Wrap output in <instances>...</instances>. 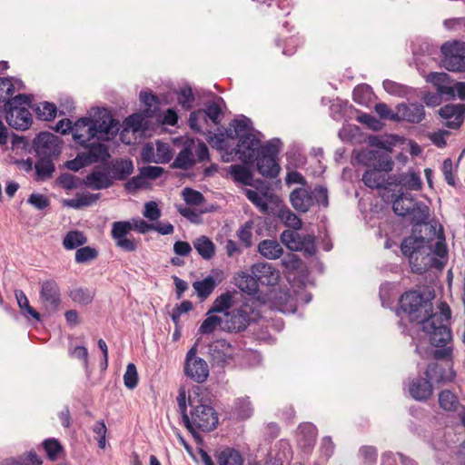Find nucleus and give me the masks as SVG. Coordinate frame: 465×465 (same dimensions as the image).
<instances>
[{
    "mask_svg": "<svg viewBox=\"0 0 465 465\" xmlns=\"http://www.w3.org/2000/svg\"><path fill=\"white\" fill-rule=\"evenodd\" d=\"M425 115L424 105L419 102L401 103L396 106L398 122L420 124L425 119Z\"/></svg>",
    "mask_w": 465,
    "mask_h": 465,
    "instance_id": "obj_16",
    "label": "nucleus"
},
{
    "mask_svg": "<svg viewBox=\"0 0 465 465\" xmlns=\"http://www.w3.org/2000/svg\"><path fill=\"white\" fill-rule=\"evenodd\" d=\"M399 303L411 321L422 324V330L433 346H441L452 338L450 329L451 313L446 302H440V312L433 313L432 302L421 293L411 291L401 296Z\"/></svg>",
    "mask_w": 465,
    "mask_h": 465,
    "instance_id": "obj_1",
    "label": "nucleus"
},
{
    "mask_svg": "<svg viewBox=\"0 0 465 465\" xmlns=\"http://www.w3.org/2000/svg\"><path fill=\"white\" fill-rule=\"evenodd\" d=\"M183 196L186 203L190 205H200L204 201V197L200 192L188 187L183 190Z\"/></svg>",
    "mask_w": 465,
    "mask_h": 465,
    "instance_id": "obj_57",
    "label": "nucleus"
},
{
    "mask_svg": "<svg viewBox=\"0 0 465 465\" xmlns=\"http://www.w3.org/2000/svg\"><path fill=\"white\" fill-rule=\"evenodd\" d=\"M15 299L17 301L18 306L22 311L24 315L29 314L35 320L40 321V313L37 312L30 304L29 301L25 294V292L21 290H16L15 292Z\"/></svg>",
    "mask_w": 465,
    "mask_h": 465,
    "instance_id": "obj_41",
    "label": "nucleus"
},
{
    "mask_svg": "<svg viewBox=\"0 0 465 465\" xmlns=\"http://www.w3.org/2000/svg\"><path fill=\"white\" fill-rule=\"evenodd\" d=\"M132 230L133 226L129 221L114 222L112 224L111 235L112 238L116 242L123 238H126Z\"/></svg>",
    "mask_w": 465,
    "mask_h": 465,
    "instance_id": "obj_46",
    "label": "nucleus"
},
{
    "mask_svg": "<svg viewBox=\"0 0 465 465\" xmlns=\"http://www.w3.org/2000/svg\"><path fill=\"white\" fill-rule=\"evenodd\" d=\"M143 117L140 114H133L129 115L124 122V131L132 130L133 132H138L143 125Z\"/></svg>",
    "mask_w": 465,
    "mask_h": 465,
    "instance_id": "obj_55",
    "label": "nucleus"
},
{
    "mask_svg": "<svg viewBox=\"0 0 465 465\" xmlns=\"http://www.w3.org/2000/svg\"><path fill=\"white\" fill-rule=\"evenodd\" d=\"M216 286V282L213 276H207L203 281L194 282L193 289L196 291L198 297L206 299L211 295Z\"/></svg>",
    "mask_w": 465,
    "mask_h": 465,
    "instance_id": "obj_40",
    "label": "nucleus"
},
{
    "mask_svg": "<svg viewBox=\"0 0 465 465\" xmlns=\"http://www.w3.org/2000/svg\"><path fill=\"white\" fill-rule=\"evenodd\" d=\"M87 242V237L81 231L68 232L63 240V245L66 250H74L84 245Z\"/></svg>",
    "mask_w": 465,
    "mask_h": 465,
    "instance_id": "obj_37",
    "label": "nucleus"
},
{
    "mask_svg": "<svg viewBox=\"0 0 465 465\" xmlns=\"http://www.w3.org/2000/svg\"><path fill=\"white\" fill-rule=\"evenodd\" d=\"M194 102V95L192 88L189 86L183 87L178 94V103L185 110H189L193 107Z\"/></svg>",
    "mask_w": 465,
    "mask_h": 465,
    "instance_id": "obj_53",
    "label": "nucleus"
},
{
    "mask_svg": "<svg viewBox=\"0 0 465 465\" xmlns=\"http://www.w3.org/2000/svg\"><path fill=\"white\" fill-rule=\"evenodd\" d=\"M271 299L273 307L280 312H285L292 308V297L288 291L282 289L272 290L271 292Z\"/></svg>",
    "mask_w": 465,
    "mask_h": 465,
    "instance_id": "obj_31",
    "label": "nucleus"
},
{
    "mask_svg": "<svg viewBox=\"0 0 465 465\" xmlns=\"http://www.w3.org/2000/svg\"><path fill=\"white\" fill-rule=\"evenodd\" d=\"M232 129H230L228 133V136L232 139L239 138L244 136H252V122L247 117H242V119L233 120L231 124Z\"/></svg>",
    "mask_w": 465,
    "mask_h": 465,
    "instance_id": "obj_28",
    "label": "nucleus"
},
{
    "mask_svg": "<svg viewBox=\"0 0 465 465\" xmlns=\"http://www.w3.org/2000/svg\"><path fill=\"white\" fill-rule=\"evenodd\" d=\"M424 374L430 381H433L438 383L450 381L454 378L452 372L448 375L445 369L436 362L430 363Z\"/></svg>",
    "mask_w": 465,
    "mask_h": 465,
    "instance_id": "obj_33",
    "label": "nucleus"
},
{
    "mask_svg": "<svg viewBox=\"0 0 465 465\" xmlns=\"http://www.w3.org/2000/svg\"><path fill=\"white\" fill-rule=\"evenodd\" d=\"M280 144L281 141L279 139L267 142L262 145L258 156L255 158L257 171L263 177L275 178L279 174L281 168L277 163V155Z\"/></svg>",
    "mask_w": 465,
    "mask_h": 465,
    "instance_id": "obj_8",
    "label": "nucleus"
},
{
    "mask_svg": "<svg viewBox=\"0 0 465 465\" xmlns=\"http://www.w3.org/2000/svg\"><path fill=\"white\" fill-rule=\"evenodd\" d=\"M290 201L292 207L300 213H307L314 204L327 208L329 206L328 190L321 185L313 190L304 187L296 188L291 193Z\"/></svg>",
    "mask_w": 465,
    "mask_h": 465,
    "instance_id": "obj_6",
    "label": "nucleus"
},
{
    "mask_svg": "<svg viewBox=\"0 0 465 465\" xmlns=\"http://www.w3.org/2000/svg\"><path fill=\"white\" fill-rule=\"evenodd\" d=\"M32 148L37 157L56 159L62 152V142L52 133L41 132L34 138Z\"/></svg>",
    "mask_w": 465,
    "mask_h": 465,
    "instance_id": "obj_11",
    "label": "nucleus"
},
{
    "mask_svg": "<svg viewBox=\"0 0 465 465\" xmlns=\"http://www.w3.org/2000/svg\"><path fill=\"white\" fill-rule=\"evenodd\" d=\"M317 436V429L312 423H303L298 429V444L306 452L313 448Z\"/></svg>",
    "mask_w": 465,
    "mask_h": 465,
    "instance_id": "obj_25",
    "label": "nucleus"
},
{
    "mask_svg": "<svg viewBox=\"0 0 465 465\" xmlns=\"http://www.w3.org/2000/svg\"><path fill=\"white\" fill-rule=\"evenodd\" d=\"M79 179L71 173H62L58 177L59 184L67 190L74 189L78 186Z\"/></svg>",
    "mask_w": 465,
    "mask_h": 465,
    "instance_id": "obj_64",
    "label": "nucleus"
},
{
    "mask_svg": "<svg viewBox=\"0 0 465 465\" xmlns=\"http://www.w3.org/2000/svg\"><path fill=\"white\" fill-rule=\"evenodd\" d=\"M205 114L203 110L192 112L189 117V125L191 129L196 132H203V124L206 123Z\"/></svg>",
    "mask_w": 465,
    "mask_h": 465,
    "instance_id": "obj_56",
    "label": "nucleus"
},
{
    "mask_svg": "<svg viewBox=\"0 0 465 465\" xmlns=\"http://www.w3.org/2000/svg\"><path fill=\"white\" fill-rule=\"evenodd\" d=\"M193 247L204 260H210L213 257L215 246L213 242L206 236H200L193 241Z\"/></svg>",
    "mask_w": 465,
    "mask_h": 465,
    "instance_id": "obj_35",
    "label": "nucleus"
},
{
    "mask_svg": "<svg viewBox=\"0 0 465 465\" xmlns=\"http://www.w3.org/2000/svg\"><path fill=\"white\" fill-rule=\"evenodd\" d=\"M433 392L431 382L427 378L416 377L409 383V393L416 401H424Z\"/></svg>",
    "mask_w": 465,
    "mask_h": 465,
    "instance_id": "obj_22",
    "label": "nucleus"
},
{
    "mask_svg": "<svg viewBox=\"0 0 465 465\" xmlns=\"http://www.w3.org/2000/svg\"><path fill=\"white\" fill-rule=\"evenodd\" d=\"M85 151L84 154L89 164L95 163H106L111 157L108 147L101 143H93L84 144Z\"/></svg>",
    "mask_w": 465,
    "mask_h": 465,
    "instance_id": "obj_24",
    "label": "nucleus"
},
{
    "mask_svg": "<svg viewBox=\"0 0 465 465\" xmlns=\"http://www.w3.org/2000/svg\"><path fill=\"white\" fill-rule=\"evenodd\" d=\"M98 256V251L91 246H81L75 252V262L83 264L95 260Z\"/></svg>",
    "mask_w": 465,
    "mask_h": 465,
    "instance_id": "obj_48",
    "label": "nucleus"
},
{
    "mask_svg": "<svg viewBox=\"0 0 465 465\" xmlns=\"http://www.w3.org/2000/svg\"><path fill=\"white\" fill-rule=\"evenodd\" d=\"M426 81L430 83L438 93L445 94L448 99L454 97V88L450 85L451 78L447 73L432 72L426 76Z\"/></svg>",
    "mask_w": 465,
    "mask_h": 465,
    "instance_id": "obj_21",
    "label": "nucleus"
},
{
    "mask_svg": "<svg viewBox=\"0 0 465 465\" xmlns=\"http://www.w3.org/2000/svg\"><path fill=\"white\" fill-rule=\"evenodd\" d=\"M143 214L149 221L154 222L161 217L162 212L159 209L157 203L155 202L151 201L147 202L144 204V210Z\"/></svg>",
    "mask_w": 465,
    "mask_h": 465,
    "instance_id": "obj_61",
    "label": "nucleus"
},
{
    "mask_svg": "<svg viewBox=\"0 0 465 465\" xmlns=\"http://www.w3.org/2000/svg\"><path fill=\"white\" fill-rule=\"evenodd\" d=\"M262 145L256 135L244 136L239 139L237 146L234 148L235 154L239 155V159L244 163H252Z\"/></svg>",
    "mask_w": 465,
    "mask_h": 465,
    "instance_id": "obj_17",
    "label": "nucleus"
},
{
    "mask_svg": "<svg viewBox=\"0 0 465 465\" xmlns=\"http://www.w3.org/2000/svg\"><path fill=\"white\" fill-rule=\"evenodd\" d=\"M223 319L216 315H209L201 324L199 331L202 334L212 333L216 328L223 330Z\"/></svg>",
    "mask_w": 465,
    "mask_h": 465,
    "instance_id": "obj_49",
    "label": "nucleus"
},
{
    "mask_svg": "<svg viewBox=\"0 0 465 465\" xmlns=\"http://www.w3.org/2000/svg\"><path fill=\"white\" fill-rule=\"evenodd\" d=\"M427 241L423 237H406L401 244V250L404 256L409 258L412 272L422 273L426 271L431 258Z\"/></svg>",
    "mask_w": 465,
    "mask_h": 465,
    "instance_id": "obj_5",
    "label": "nucleus"
},
{
    "mask_svg": "<svg viewBox=\"0 0 465 465\" xmlns=\"http://www.w3.org/2000/svg\"><path fill=\"white\" fill-rule=\"evenodd\" d=\"M232 295L229 292H224V293L221 294L220 296H218L214 300L213 306L208 311L207 314L209 315L213 312H223L230 309L232 306Z\"/></svg>",
    "mask_w": 465,
    "mask_h": 465,
    "instance_id": "obj_44",
    "label": "nucleus"
},
{
    "mask_svg": "<svg viewBox=\"0 0 465 465\" xmlns=\"http://www.w3.org/2000/svg\"><path fill=\"white\" fill-rule=\"evenodd\" d=\"M205 114V119H210L214 124L220 123V117L222 116V109L217 103H212L203 110Z\"/></svg>",
    "mask_w": 465,
    "mask_h": 465,
    "instance_id": "obj_60",
    "label": "nucleus"
},
{
    "mask_svg": "<svg viewBox=\"0 0 465 465\" xmlns=\"http://www.w3.org/2000/svg\"><path fill=\"white\" fill-rule=\"evenodd\" d=\"M441 65L454 73L465 72V43L460 41L446 42L440 47Z\"/></svg>",
    "mask_w": 465,
    "mask_h": 465,
    "instance_id": "obj_9",
    "label": "nucleus"
},
{
    "mask_svg": "<svg viewBox=\"0 0 465 465\" xmlns=\"http://www.w3.org/2000/svg\"><path fill=\"white\" fill-rule=\"evenodd\" d=\"M302 261L296 254L288 253L281 261L282 266L288 272H294L299 270Z\"/></svg>",
    "mask_w": 465,
    "mask_h": 465,
    "instance_id": "obj_54",
    "label": "nucleus"
},
{
    "mask_svg": "<svg viewBox=\"0 0 465 465\" xmlns=\"http://www.w3.org/2000/svg\"><path fill=\"white\" fill-rule=\"evenodd\" d=\"M190 413L184 415L183 423L195 439L198 431H211L218 424V414L214 409L195 397L189 395Z\"/></svg>",
    "mask_w": 465,
    "mask_h": 465,
    "instance_id": "obj_4",
    "label": "nucleus"
},
{
    "mask_svg": "<svg viewBox=\"0 0 465 465\" xmlns=\"http://www.w3.org/2000/svg\"><path fill=\"white\" fill-rule=\"evenodd\" d=\"M124 383L129 390H134L138 384V372L134 363H129L124 375Z\"/></svg>",
    "mask_w": 465,
    "mask_h": 465,
    "instance_id": "obj_52",
    "label": "nucleus"
},
{
    "mask_svg": "<svg viewBox=\"0 0 465 465\" xmlns=\"http://www.w3.org/2000/svg\"><path fill=\"white\" fill-rule=\"evenodd\" d=\"M251 272L257 278L259 283L274 286L278 283L279 272L268 262H257L251 267Z\"/></svg>",
    "mask_w": 465,
    "mask_h": 465,
    "instance_id": "obj_19",
    "label": "nucleus"
},
{
    "mask_svg": "<svg viewBox=\"0 0 465 465\" xmlns=\"http://www.w3.org/2000/svg\"><path fill=\"white\" fill-rule=\"evenodd\" d=\"M85 185L93 190L107 189L113 185L112 177L104 171H93L84 181Z\"/></svg>",
    "mask_w": 465,
    "mask_h": 465,
    "instance_id": "obj_26",
    "label": "nucleus"
},
{
    "mask_svg": "<svg viewBox=\"0 0 465 465\" xmlns=\"http://www.w3.org/2000/svg\"><path fill=\"white\" fill-rule=\"evenodd\" d=\"M219 465H242L243 459L241 453L233 449L226 448L216 455Z\"/></svg>",
    "mask_w": 465,
    "mask_h": 465,
    "instance_id": "obj_34",
    "label": "nucleus"
},
{
    "mask_svg": "<svg viewBox=\"0 0 465 465\" xmlns=\"http://www.w3.org/2000/svg\"><path fill=\"white\" fill-rule=\"evenodd\" d=\"M228 172L235 182L241 183L244 185H252V173L245 166L241 164H232L229 166Z\"/></svg>",
    "mask_w": 465,
    "mask_h": 465,
    "instance_id": "obj_36",
    "label": "nucleus"
},
{
    "mask_svg": "<svg viewBox=\"0 0 465 465\" xmlns=\"http://www.w3.org/2000/svg\"><path fill=\"white\" fill-rule=\"evenodd\" d=\"M359 163L373 166V170H367L362 175L364 184L371 189H380L384 187L385 176L381 172H391L393 167V162L390 155L383 151L361 150L358 155Z\"/></svg>",
    "mask_w": 465,
    "mask_h": 465,
    "instance_id": "obj_3",
    "label": "nucleus"
},
{
    "mask_svg": "<svg viewBox=\"0 0 465 465\" xmlns=\"http://www.w3.org/2000/svg\"><path fill=\"white\" fill-rule=\"evenodd\" d=\"M53 158L38 157L35 164V180L46 181L53 176L55 167Z\"/></svg>",
    "mask_w": 465,
    "mask_h": 465,
    "instance_id": "obj_29",
    "label": "nucleus"
},
{
    "mask_svg": "<svg viewBox=\"0 0 465 465\" xmlns=\"http://www.w3.org/2000/svg\"><path fill=\"white\" fill-rule=\"evenodd\" d=\"M185 375L197 383L204 382L209 376L207 362L196 356V349L193 347L186 354L184 362Z\"/></svg>",
    "mask_w": 465,
    "mask_h": 465,
    "instance_id": "obj_13",
    "label": "nucleus"
},
{
    "mask_svg": "<svg viewBox=\"0 0 465 465\" xmlns=\"http://www.w3.org/2000/svg\"><path fill=\"white\" fill-rule=\"evenodd\" d=\"M40 302L48 314H54L61 305V291L58 283L53 280L41 282Z\"/></svg>",
    "mask_w": 465,
    "mask_h": 465,
    "instance_id": "obj_14",
    "label": "nucleus"
},
{
    "mask_svg": "<svg viewBox=\"0 0 465 465\" xmlns=\"http://www.w3.org/2000/svg\"><path fill=\"white\" fill-rule=\"evenodd\" d=\"M439 405L445 411H456L460 406V401L452 391L443 390L439 394Z\"/></svg>",
    "mask_w": 465,
    "mask_h": 465,
    "instance_id": "obj_38",
    "label": "nucleus"
},
{
    "mask_svg": "<svg viewBox=\"0 0 465 465\" xmlns=\"http://www.w3.org/2000/svg\"><path fill=\"white\" fill-rule=\"evenodd\" d=\"M251 320V308L244 304L225 313L223 331L239 332L247 328Z\"/></svg>",
    "mask_w": 465,
    "mask_h": 465,
    "instance_id": "obj_15",
    "label": "nucleus"
},
{
    "mask_svg": "<svg viewBox=\"0 0 465 465\" xmlns=\"http://www.w3.org/2000/svg\"><path fill=\"white\" fill-rule=\"evenodd\" d=\"M244 194L262 213L268 214L270 213L268 200L272 197V194L268 193H260L252 189H244Z\"/></svg>",
    "mask_w": 465,
    "mask_h": 465,
    "instance_id": "obj_30",
    "label": "nucleus"
},
{
    "mask_svg": "<svg viewBox=\"0 0 465 465\" xmlns=\"http://www.w3.org/2000/svg\"><path fill=\"white\" fill-rule=\"evenodd\" d=\"M100 198L99 193H85L76 198L66 201V205L74 209H80L84 206H90Z\"/></svg>",
    "mask_w": 465,
    "mask_h": 465,
    "instance_id": "obj_43",
    "label": "nucleus"
},
{
    "mask_svg": "<svg viewBox=\"0 0 465 465\" xmlns=\"http://www.w3.org/2000/svg\"><path fill=\"white\" fill-rule=\"evenodd\" d=\"M194 140L187 139L171 164L172 168L189 170L195 164L193 157Z\"/></svg>",
    "mask_w": 465,
    "mask_h": 465,
    "instance_id": "obj_23",
    "label": "nucleus"
},
{
    "mask_svg": "<svg viewBox=\"0 0 465 465\" xmlns=\"http://www.w3.org/2000/svg\"><path fill=\"white\" fill-rule=\"evenodd\" d=\"M375 112L382 119H388L394 122H398V117L396 116V111L392 112L389 106L384 103H379L375 104Z\"/></svg>",
    "mask_w": 465,
    "mask_h": 465,
    "instance_id": "obj_63",
    "label": "nucleus"
},
{
    "mask_svg": "<svg viewBox=\"0 0 465 465\" xmlns=\"http://www.w3.org/2000/svg\"><path fill=\"white\" fill-rule=\"evenodd\" d=\"M35 112L41 120L51 121L56 116V106L48 102H43L36 105Z\"/></svg>",
    "mask_w": 465,
    "mask_h": 465,
    "instance_id": "obj_45",
    "label": "nucleus"
},
{
    "mask_svg": "<svg viewBox=\"0 0 465 465\" xmlns=\"http://www.w3.org/2000/svg\"><path fill=\"white\" fill-rule=\"evenodd\" d=\"M258 252L268 260H276L283 254V248L277 241L266 239L259 242Z\"/></svg>",
    "mask_w": 465,
    "mask_h": 465,
    "instance_id": "obj_27",
    "label": "nucleus"
},
{
    "mask_svg": "<svg viewBox=\"0 0 465 465\" xmlns=\"http://www.w3.org/2000/svg\"><path fill=\"white\" fill-rule=\"evenodd\" d=\"M236 411L242 419H247L252 414V407L249 398H241L236 401Z\"/></svg>",
    "mask_w": 465,
    "mask_h": 465,
    "instance_id": "obj_59",
    "label": "nucleus"
},
{
    "mask_svg": "<svg viewBox=\"0 0 465 465\" xmlns=\"http://www.w3.org/2000/svg\"><path fill=\"white\" fill-rule=\"evenodd\" d=\"M6 122L16 130H26L32 124V114L27 108L25 107H7Z\"/></svg>",
    "mask_w": 465,
    "mask_h": 465,
    "instance_id": "obj_20",
    "label": "nucleus"
},
{
    "mask_svg": "<svg viewBox=\"0 0 465 465\" xmlns=\"http://www.w3.org/2000/svg\"><path fill=\"white\" fill-rule=\"evenodd\" d=\"M119 131L118 122L114 120L106 109L98 111L94 119L81 118L74 124L73 138L81 145H84L94 137L115 135Z\"/></svg>",
    "mask_w": 465,
    "mask_h": 465,
    "instance_id": "obj_2",
    "label": "nucleus"
},
{
    "mask_svg": "<svg viewBox=\"0 0 465 465\" xmlns=\"http://www.w3.org/2000/svg\"><path fill=\"white\" fill-rule=\"evenodd\" d=\"M27 203L37 210H45L50 205L49 199L41 193H32L27 199Z\"/></svg>",
    "mask_w": 465,
    "mask_h": 465,
    "instance_id": "obj_62",
    "label": "nucleus"
},
{
    "mask_svg": "<svg viewBox=\"0 0 465 465\" xmlns=\"http://www.w3.org/2000/svg\"><path fill=\"white\" fill-rule=\"evenodd\" d=\"M134 171V164L131 160H121L112 167V180H125Z\"/></svg>",
    "mask_w": 465,
    "mask_h": 465,
    "instance_id": "obj_39",
    "label": "nucleus"
},
{
    "mask_svg": "<svg viewBox=\"0 0 465 465\" xmlns=\"http://www.w3.org/2000/svg\"><path fill=\"white\" fill-rule=\"evenodd\" d=\"M156 163H167L173 158V153L170 145L166 143L157 142L156 143Z\"/></svg>",
    "mask_w": 465,
    "mask_h": 465,
    "instance_id": "obj_50",
    "label": "nucleus"
},
{
    "mask_svg": "<svg viewBox=\"0 0 465 465\" xmlns=\"http://www.w3.org/2000/svg\"><path fill=\"white\" fill-rule=\"evenodd\" d=\"M234 347L225 339H217L208 345V356L213 366L224 368L233 359Z\"/></svg>",
    "mask_w": 465,
    "mask_h": 465,
    "instance_id": "obj_12",
    "label": "nucleus"
},
{
    "mask_svg": "<svg viewBox=\"0 0 465 465\" xmlns=\"http://www.w3.org/2000/svg\"><path fill=\"white\" fill-rule=\"evenodd\" d=\"M236 286L248 294H255L259 289L257 278L251 272H241L235 278Z\"/></svg>",
    "mask_w": 465,
    "mask_h": 465,
    "instance_id": "obj_32",
    "label": "nucleus"
},
{
    "mask_svg": "<svg viewBox=\"0 0 465 465\" xmlns=\"http://www.w3.org/2000/svg\"><path fill=\"white\" fill-rule=\"evenodd\" d=\"M252 228L253 222L248 221L237 232V235L240 241L244 244L245 247H251L252 244Z\"/></svg>",
    "mask_w": 465,
    "mask_h": 465,
    "instance_id": "obj_51",
    "label": "nucleus"
},
{
    "mask_svg": "<svg viewBox=\"0 0 465 465\" xmlns=\"http://www.w3.org/2000/svg\"><path fill=\"white\" fill-rule=\"evenodd\" d=\"M44 448L51 460H55L63 450L62 445L54 439L45 440L44 441Z\"/></svg>",
    "mask_w": 465,
    "mask_h": 465,
    "instance_id": "obj_58",
    "label": "nucleus"
},
{
    "mask_svg": "<svg viewBox=\"0 0 465 465\" xmlns=\"http://www.w3.org/2000/svg\"><path fill=\"white\" fill-rule=\"evenodd\" d=\"M69 296L74 302L86 305L92 302L94 293L87 288L77 287L70 291Z\"/></svg>",
    "mask_w": 465,
    "mask_h": 465,
    "instance_id": "obj_42",
    "label": "nucleus"
},
{
    "mask_svg": "<svg viewBox=\"0 0 465 465\" xmlns=\"http://www.w3.org/2000/svg\"><path fill=\"white\" fill-rule=\"evenodd\" d=\"M392 209L398 216L411 215L412 223L416 224L425 223L429 217V208L415 202L413 196L408 193H401L392 202Z\"/></svg>",
    "mask_w": 465,
    "mask_h": 465,
    "instance_id": "obj_7",
    "label": "nucleus"
},
{
    "mask_svg": "<svg viewBox=\"0 0 465 465\" xmlns=\"http://www.w3.org/2000/svg\"><path fill=\"white\" fill-rule=\"evenodd\" d=\"M399 183L409 190L418 191L421 187V180L414 172L403 173L400 176Z\"/></svg>",
    "mask_w": 465,
    "mask_h": 465,
    "instance_id": "obj_47",
    "label": "nucleus"
},
{
    "mask_svg": "<svg viewBox=\"0 0 465 465\" xmlns=\"http://www.w3.org/2000/svg\"><path fill=\"white\" fill-rule=\"evenodd\" d=\"M281 242L291 251H302L312 256L316 252L315 237L312 234H301L297 230H284L280 235Z\"/></svg>",
    "mask_w": 465,
    "mask_h": 465,
    "instance_id": "obj_10",
    "label": "nucleus"
},
{
    "mask_svg": "<svg viewBox=\"0 0 465 465\" xmlns=\"http://www.w3.org/2000/svg\"><path fill=\"white\" fill-rule=\"evenodd\" d=\"M439 114L446 120V127L458 129L464 121L465 104H446L439 110Z\"/></svg>",
    "mask_w": 465,
    "mask_h": 465,
    "instance_id": "obj_18",
    "label": "nucleus"
}]
</instances>
